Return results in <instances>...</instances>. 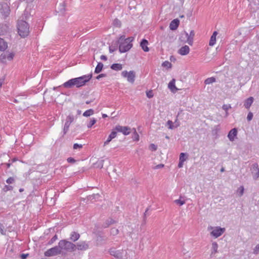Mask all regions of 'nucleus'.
Instances as JSON below:
<instances>
[{"mask_svg":"<svg viewBox=\"0 0 259 259\" xmlns=\"http://www.w3.org/2000/svg\"><path fill=\"white\" fill-rule=\"evenodd\" d=\"M115 50H116V48L113 47V46H110L109 47V51L110 53L113 52Z\"/></svg>","mask_w":259,"mask_h":259,"instance_id":"obj_52","label":"nucleus"},{"mask_svg":"<svg viewBox=\"0 0 259 259\" xmlns=\"http://www.w3.org/2000/svg\"><path fill=\"white\" fill-rule=\"evenodd\" d=\"M4 78H1L0 79V88H1L2 84L4 83Z\"/></svg>","mask_w":259,"mask_h":259,"instance_id":"obj_57","label":"nucleus"},{"mask_svg":"<svg viewBox=\"0 0 259 259\" xmlns=\"http://www.w3.org/2000/svg\"><path fill=\"white\" fill-rule=\"evenodd\" d=\"M110 233L113 236L116 235L118 233V230L115 228H112L110 231Z\"/></svg>","mask_w":259,"mask_h":259,"instance_id":"obj_37","label":"nucleus"},{"mask_svg":"<svg viewBox=\"0 0 259 259\" xmlns=\"http://www.w3.org/2000/svg\"><path fill=\"white\" fill-rule=\"evenodd\" d=\"M94 113V111L92 109L87 110L83 113V116L85 117H89Z\"/></svg>","mask_w":259,"mask_h":259,"instance_id":"obj_31","label":"nucleus"},{"mask_svg":"<svg viewBox=\"0 0 259 259\" xmlns=\"http://www.w3.org/2000/svg\"><path fill=\"white\" fill-rule=\"evenodd\" d=\"M61 253V251L59 245H58V246H56L54 247L48 249L45 252L44 254L46 256H52L60 254Z\"/></svg>","mask_w":259,"mask_h":259,"instance_id":"obj_6","label":"nucleus"},{"mask_svg":"<svg viewBox=\"0 0 259 259\" xmlns=\"http://www.w3.org/2000/svg\"><path fill=\"white\" fill-rule=\"evenodd\" d=\"M96 119L94 118L91 119L90 121L87 124V127L88 128L91 127L96 122Z\"/></svg>","mask_w":259,"mask_h":259,"instance_id":"obj_35","label":"nucleus"},{"mask_svg":"<svg viewBox=\"0 0 259 259\" xmlns=\"http://www.w3.org/2000/svg\"><path fill=\"white\" fill-rule=\"evenodd\" d=\"M148 44V41L145 39H143L140 43V46L144 52H147L149 51Z\"/></svg>","mask_w":259,"mask_h":259,"instance_id":"obj_17","label":"nucleus"},{"mask_svg":"<svg viewBox=\"0 0 259 259\" xmlns=\"http://www.w3.org/2000/svg\"><path fill=\"white\" fill-rule=\"evenodd\" d=\"M207 230L209 231L211 236L217 238L221 236L225 232V228L219 226L212 227L210 226L207 227Z\"/></svg>","mask_w":259,"mask_h":259,"instance_id":"obj_5","label":"nucleus"},{"mask_svg":"<svg viewBox=\"0 0 259 259\" xmlns=\"http://www.w3.org/2000/svg\"><path fill=\"white\" fill-rule=\"evenodd\" d=\"M115 130L118 132L122 133L124 135H128L130 133V128L127 126L117 125L116 126Z\"/></svg>","mask_w":259,"mask_h":259,"instance_id":"obj_11","label":"nucleus"},{"mask_svg":"<svg viewBox=\"0 0 259 259\" xmlns=\"http://www.w3.org/2000/svg\"><path fill=\"white\" fill-rule=\"evenodd\" d=\"M167 124L168 125V128L173 129L174 128L177 127L179 126V124H176L175 126L174 125V123L171 120H168Z\"/></svg>","mask_w":259,"mask_h":259,"instance_id":"obj_34","label":"nucleus"},{"mask_svg":"<svg viewBox=\"0 0 259 259\" xmlns=\"http://www.w3.org/2000/svg\"><path fill=\"white\" fill-rule=\"evenodd\" d=\"M189 52L190 48L188 46L182 47L178 50V53L183 56L187 55Z\"/></svg>","mask_w":259,"mask_h":259,"instance_id":"obj_16","label":"nucleus"},{"mask_svg":"<svg viewBox=\"0 0 259 259\" xmlns=\"http://www.w3.org/2000/svg\"><path fill=\"white\" fill-rule=\"evenodd\" d=\"M91 102H92L91 101H86L85 103L87 104H89L91 103Z\"/></svg>","mask_w":259,"mask_h":259,"instance_id":"obj_60","label":"nucleus"},{"mask_svg":"<svg viewBox=\"0 0 259 259\" xmlns=\"http://www.w3.org/2000/svg\"><path fill=\"white\" fill-rule=\"evenodd\" d=\"M58 244L61 252L63 250L72 252L76 250V245L66 240H60Z\"/></svg>","mask_w":259,"mask_h":259,"instance_id":"obj_4","label":"nucleus"},{"mask_svg":"<svg viewBox=\"0 0 259 259\" xmlns=\"http://www.w3.org/2000/svg\"><path fill=\"white\" fill-rule=\"evenodd\" d=\"M149 149L151 151H156L157 150V146L154 144H151L149 146Z\"/></svg>","mask_w":259,"mask_h":259,"instance_id":"obj_46","label":"nucleus"},{"mask_svg":"<svg viewBox=\"0 0 259 259\" xmlns=\"http://www.w3.org/2000/svg\"><path fill=\"white\" fill-rule=\"evenodd\" d=\"M121 75L125 78H127L128 82L134 83L135 79V73L134 71H130L129 72L125 70L122 72Z\"/></svg>","mask_w":259,"mask_h":259,"instance_id":"obj_8","label":"nucleus"},{"mask_svg":"<svg viewBox=\"0 0 259 259\" xmlns=\"http://www.w3.org/2000/svg\"><path fill=\"white\" fill-rule=\"evenodd\" d=\"M162 66L163 67H166L167 68H170L171 67V63L167 61H164L162 64Z\"/></svg>","mask_w":259,"mask_h":259,"instance_id":"obj_39","label":"nucleus"},{"mask_svg":"<svg viewBox=\"0 0 259 259\" xmlns=\"http://www.w3.org/2000/svg\"><path fill=\"white\" fill-rule=\"evenodd\" d=\"M0 232L2 234H5V227L4 226L0 224Z\"/></svg>","mask_w":259,"mask_h":259,"instance_id":"obj_48","label":"nucleus"},{"mask_svg":"<svg viewBox=\"0 0 259 259\" xmlns=\"http://www.w3.org/2000/svg\"><path fill=\"white\" fill-rule=\"evenodd\" d=\"M7 188V189L8 190H12V186H6Z\"/></svg>","mask_w":259,"mask_h":259,"instance_id":"obj_58","label":"nucleus"},{"mask_svg":"<svg viewBox=\"0 0 259 259\" xmlns=\"http://www.w3.org/2000/svg\"><path fill=\"white\" fill-rule=\"evenodd\" d=\"M134 39V37L125 38V35H121L118 40L119 52L122 53L129 51L133 47L132 42Z\"/></svg>","mask_w":259,"mask_h":259,"instance_id":"obj_2","label":"nucleus"},{"mask_svg":"<svg viewBox=\"0 0 259 259\" xmlns=\"http://www.w3.org/2000/svg\"><path fill=\"white\" fill-rule=\"evenodd\" d=\"M222 108L223 110H224L226 111V116H227L229 114V113L228 112V110L229 109H230V108H231V105L230 104H228V105L224 104L223 105Z\"/></svg>","mask_w":259,"mask_h":259,"instance_id":"obj_33","label":"nucleus"},{"mask_svg":"<svg viewBox=\"0 0 259 259\" xmlns=\"http://www.w3.org/2000/svg\"><path fill=\"white\" fill-rule=\"evenodd\" d=\"M114 223V221L110 219V220L107 221L106 224L104 225V227L106 228L109 226V225L112 224Z\"/></svg>","mask_w":259,"mask_h":259,"instance_id":"obj_44","label":"nucleus"},{"mask_svg":"<svg viewBox=\"0 0 259 259\" xmlns=\"http://www.w3.org/2000/svg\"><path fill=\"white\" fill-rule=\"evenodd\" d=\"M74 120V116L73 115H68L66 119V121L63 127V134L64 135L66 134L68 130L69 127L70 125V124Z\"/></svg>","mask_w":259,"mask_h":259,"instance_id":"obj_10","label":"nucleus"},{"mask_svg":"<svg viewBox=\"0 0 259 259\" xmlns=\"http://www.w3.org/2000/svg\"><path fill=\"white\" fill-rule=\"evenodd\" d=\"M179 24V20L178 19L173 20L170 23L169 27L171 30H176Z\"/></svg>","mask_w":259,"mask_h":259,"instance_id":"obj_19","label":"nucleus"},{"mask_svg":"<svg viewBox=\"0 0 259 259\" xmlns=\"http://www.w3.org/2000/svg\"><path fill=\"white\" fill-rule=\"evenodd\" d=\"M252 117H253V114L251 112L248 113L247 116V120L248 121H250L252 119Z\"/></svg>","mask_w":259,"mask_h":259,"instance_id":"obj_49","label":"nucleus"},{"mask_svg":"<svg viewBox=\"0 0 259 259\" xmlns=\"http://www.w3.org/2000/svg\"><path fill=\"white\" fill-rule=\"evenodd\" d=\"M17 29L19 34L22 37L27 36L29 33V25L26 22L23 20L18 21Z\"/></svg>","mask_w":259,"mask_h":259,"instance_id":"obj_3","label":"nucleus"},{"mask_svg":"<svg viewBox=\"0 0 259 259\" xmlns=\"http://www.w3.org/2000/svg\"><path fill=\"white\" fill-rule=\"evenodd\" d=\"M58 239L57 236L55 235L49 241L48 244L51 245L53 243Z\"/></svg>","mask_w":259,"mask_h":259,"instance_id":"obj_38","label":"nucleus"},{"mask_svg":"<svg viewBox=\"0 0 259 259\" xmlns=\"http://www.w3.org/2000/svg\"><path fill=\"white\" fill-rule=\"evenodd\" d=\"M110 255L114 256L116 259H124L123 257V250H116L115 248H111L109 250Z\"/></svg>","mask_w":259,"mask_h":259,"instance_id":"obj_9","label":"nucleus"},{"mask_svg":"<svg viewBox=\"0 0 259 259\" xmlns=\"http://www.w3.org/2000/svg\"><path fill=\"white\" fill-rule=\"evenodd\" d=\"M195 33L194 30H191L190 34H188V44L190 45H192L193 41V37L194 36Z\"/></svg>","mask_w":259,"mask_h":259,"instance_id":"obj_28","label":"nucleus"},{"mask_svg":"<svg viewBox=\"0 0 259 259\" xmlns=\"http://www.w3.org/2000/svg\"><path fill=\"white\" fill-rule=\"evenodd\" d=\"M102 117L103 118H105L107 117V115L105 114H102Z\"/></svg>","mask_w":259,"mask_h":259,"instance_id":"obj_59","label":"nucleus"},{"mask_svg":"<svg viewBox=\"0 0 259 259\" xmlns=\"http://www.w3.org/2000/svg\"><path fill=\"white\" fill-rule=\"evenodd\" d=\"M183 165H184V162H181L179 161V164H178V167L179 168H181L183 166Z\"/></svg>","mask_w":259,"mask_h":259,"instance_id":"obj_56","label":"nucleus"},{"mask_svg":"<svg viewBox=\"0 0 259 259\" xmlns=\"http://www.w3.org/2000/svg\"><path fill=\"white\" fill-rule=\"evenodd\" d=\"M15 56L13 52H6L0 56V61L3 63H6L7 61H12Z\"/></svg>","mask_w":259,"mask_h":259,"instance_id":"obj_7","label":"nucleus"},{"mask_svg":"<svg viewBox=\"0 0 259 259\" xmlns=\"http://www.w3.org/2000/svg\"><path fill=\"white\" fill-rule=\"evenodd\" d=\"M221 172H223V171H224V168H222L221 169Z\"/></svg>","mask_w":259,"mask_h":259,"instance_id":"obj_63","label":"nucleus"},{"mask_svg":"<svg viewBox=\"0 0 259 259\" xmlns=\"http://www.w3.org/2000/svg\"><path fill=\"white\" fill-rule=\"evenodd\" d=\"M100 58L101 60H103L104 61H106L107 59V57L105 55H101L100 57Z\"/></svg>","mask_w":259,"mask_h":259,"instance_id":"obj_55","label":"nucleus"},{"mask_svg":"<svg viewBox=\"0 0 259 259\" xmlns=\"http://www.w3.org/2000/svg\"><path fill=\"white\" fill-rule=\"evenodd\" d=\"M79 234L75 232H72L70 234V239L73 242H75L79 239Z\"/></svg>","mask_w":259,"mask_h":259,"instance_id":"obj_20","label":"nucleus"},{"mask_svg":"<svg viewBox=\"0 0 259 259\" xmlns=\"http://www.w3.org/2000/svg\"><path fill=\"white\" fill-rule=\"evenodd\" d=\"M187 158H188V155L186 153H181L180 155L179 161L181 162H184V161H185L187 160Z\"/></svg>","mask_w":259,"mask_h":259,"instance_id":"obj_29","label":"nucleus"},{"mask_svg":"<svg viewBox=\"0 0 259 259\" xmlns=\"http://www.w3.org/2000/svg\"><path fill=\"white\" fill-rule=\"evenodd\" d=\"M10 165H11V164H10V163H7V167H8V168L10 167Z\"/></svg>","mask_w":259,"mask_h":259,"instance_id":"obj_62","label":"nucleus"},{"mask_svg":"<svg viewBox=\"0 0 259 259\" xmlns=\"http://www.w3.org/2000/svg\"><path fill=\"white\" fill-rule=\"evenodd\" d=\"M174 202L179 206H182L186 203L185 200L182 196H180L179 199L175 200Z\"/></svg>","mask_w":259,"mask_h":259,"instance_id":"obj_27","label":"nucleus"},{"mask_svg":"<svg viewBox=\"0 0 259 259\" xmlns=\"http://www.w3.org/2000/svg\"><path fill=\"white\" fill-rule=\"evenodd\" d=\"M89 248V244L85 241L79 242L76 245V249H77L79 250H85Z\"/></svg>","mask_w":259,"mask_h":259,"instance_id":"obj_13","label":"nucleus"},{"mask_svg":"<svg viewBox=\"0 0 259 259\" xmlns=\"http://www.w3.org/2000/svg\"><path fill=\"white\" fill-rule=\"evenodd\" d=\"M103 67V64L102 63H98L97 66H96L95 70V72L96 73H100Z\"/></svg>","mask_w":259,"mask_h":259,"instance_id":"obj_30","label":"nucleus"},{"mask_svg":"<svg viewBox=\"0 0 259 259\" xmlns=\"http://www.w3.org/2000/svg\"><path fill=\"white\" fill-rule=\"evenodd\" d=\"M237 135V130L236 128L232 129L228 135V138L230 141H234Z\"/></svg>","mask_w":259,"mask_h":259,"instance_id":"obj_14","label":"nucleus"},{"mask_svg":"<svg viewBox=\"0 0 259 259\" xmlns=\"http://www.w3.org/2000/svg\"><path fill=\"white\" fill-rule=\"evenodd\" d=\"M105 74H101L99 75L98 76H97L96 78L97 79H100L101 77H105Z\"/></svg>","mask_w":259,"mask_h":259,"instance_id":"obj_53","label":"nucleus"},{"mask_svg":"<svg viewBox=\"0 0 259 259\" xmlns=\"http://www.w3.org/2000/svg\"><path fill=\"white\" fill-rule=\"evenodd\" d=\"M244 189L243 186H241L238 188V189L237 190V192L239 193V196H241L243 195V194L244 193Z\"/></svg>","mask_w":259,"mask_h":259,"instance_id":"obj_36","label":"nucleus"},{"mask_svg":"<svg viewBox=\"0 0 259 259\" xmlns=\"http://www.w3.org/2000/svg\"><path fill=\"white\" fill-rule=\"evenodd\" d=\"M218 244L217 242L212 243L211 255H214L218 252Z\"/></svg>","mask_w":259,"mask_h":259,"instance_id":"obj_24","label":"nucleus"},{"mask_svg":"<svg viewBox=\"0 0 259 259\" xmlns=\"http://www.w3.org/2000/svg\"><path fill=\"white\" fill-rule=\"evenodd\" d=\"M7 47V42L3 39L0 38V51H5Z\"/></svg>","mask_w":259,"mask_h":259,"instance_id":"obj_25","label":"nucleus"},{"mask_svg":"<svg viewBox=\"0 0 259 259\" xmlns=\"http://www.w3.org/2000/svg\"><path fill=\"white\" fill-rule=\"evenodd\" d=\"M67 161L69 163H74L75 160L72 157H69L67 158Z\"/></svg>","mask_w":259,"mask_h":259,"instance_id":"obj_50","label":"nucleus"},{"mask_svg":"<svg viewBox=\"0 0 259 259\" xmlns=\"http://www.w3.org/2000/svg\"><path fill=\"white\" fill-rule=\"evenodd\" d=\"M215 81V78L213 77H209V78H207V79H206L204 81V83L206 84H209L210 83H212L214 82Z\"/></svg>","mask_w":259,"mask_h":259,"instance_id":"obj_32","label":"nucleus"},{"mask_svg":"<svg viewBox=\"0 0 259 259\" xmlns=\"http://www.w3.org/2000/svg\"><path fill=\"white\" fill-rule=\"evenodd\" d=\"M217 34L218 32L217 31L213 32L209 40V45L210 46H213L215 44L216 41V36L217 35Z\"/></svg>","mask_w":259,"mask_h":259,"instance_id":"obj_22","label":"nucleus"},{"mask_svg":"<svg viewBox=\"0 0 259 259\" xmlns=\"http://www.w3.org/2000/svg\"><path fill=\"white\" fill-rule=\"evenodd\" d=\"M14 181L15 179L13 177H10L7 180L6 182L8 184H12L14 182Z\"/></svg>","mask_w":259,"mask_h":259,"instance_id":"obj_47","label":"nucleus"},{"mask_svg":"<svg viewBox=\"0 0 259 259\" xmlns=\"http://www.w3.org/2000/svg\"><path fill=\"white\" fill-rule=\"evenodd\" d=\"M164 166V165L162 164H158L155 167V169H158V168H161V167H163Z\"/></svg>","mask_w":259,"mask_h":259,"instance_id":"obj_54","label":"nucleus"},{"mask_svg":"<svg viewBox=\"0 0 259 259\" xmlns=\"http://www.w3.org/2000/svg\"><path fill=\"white\" fill-rule=\"evenodd\" d=\"M253 101V98L252 97H250L248 98V99H247L245 101L244 106H245V107L246 108L248 109L250 107L251 104H252Z\"/></svg>","mask_w":259,"mask_h":259,"instance_id":"obj_21","label":"nucleus"},{"mask_svg":"<svg viewBox=\"0 0 259 259\" xmlns=\"http://www.w3.org/2000/svg\"><path fill=\"white\" fill-rule=\"evenodd\" d=\"M92 77V74H89L80 77L72 78L63 84L65 88H72L74 87L79 88L83 87L89 82Z\"/></svg>","mask_w":259,"mask_h":259,"instance_id":"obj_1","label":"nucleus"},{"mask_svg":"<svg viewBox=\"0 0 259 259\" xmlns=\"http://www.w3.org/2000/svg\"><path fill=\"white\" fill-rule=\"evenodd\" d=\"M23 191H24V189H23V188H20V189H19V192H23Z\"/></svg>","mask_w":259,"mask_h":259,"instance_id":"obj_61","label":"nucleus"},{"mask_svg":"<svg viewBox=\"0 0 259 259\" xmlns=\"http://www.w3.org/2000/svg\"><path fill=\"white\" fill-rule=\"evenodd\" d=\"M113 25L116 27H119L121 25L120 21L118 19H115L113 21Z\"/></svg>","mask_w":259,"mask_h":259,"instance_id":"obj_42","label":"nucleus"},{"mask_svg":"<svg viewBox=\"0 0 259 259\" xmlns=\"http://www.w3.org/2000/svg\"><path fill=\"white\" fill-rule=\"evenodd\" d=\"M175 79H172L168 84V89L171 91V92L175 93L179 89L175 85Z\"/></svg>","mask_w":259,"mask_h":259,"instance_id":"obj_15","label":"nucleus"},{"mask_svg":"<svg viewBox=\"0 0 259 259\" xmlns=\"http://www.w3.org/2000/svg\"><path fill=\"white\" fill-rule=\"evenodd\" d=\"M146 96L148 98H151L153 97V94L152 90L146 92Z\"/></svg>","mask_w":259,"mask_h":259,"instance_id":"obj_43","label":"nucleus"},{"mask_svg":"<svg viewBox=\"0 0 259 259\" xmlns=\"http://www.w3.org/2000/svg\"><path fill=\"white\" fill-rule=\"evenodd\" d=\"M28 256V254H22L21 255V259H26Z\"/></svg>","mask_w":259,"mask_h":259,"instance_id":"obj_51","label":"nucleus"},{"mask_svg":"<svg viewBox=\"0 0 259 259\" xmlns=\"http://www.w3.org/2000/svg\"><path fill=\"white\" fill-rule=\"evenodd\" d=\"M251 170L253 178L254 180L257 179L259 177V168L258 165L257 164H253L251 168Z\"/></svg>","mask_w":259,"mask_h":259,"instance_id":"obj_12","label":"nucleus"},{"mask_svg":"<svg viewBox=\"0 0 259 259\" xmlns=\"http://www.w3.org/2000/svg\"><path fill=\"white\" fill-rule=\"evenodd\" d=\"M116 132L115 131H112L111 134L109 135V136H108V139H107V140L104 142V146H106L107 145H108L109 142L113 139H114V138H115L116 137Z\"/></svg>","mask_w":259,"mask_h":259,"instance_id":"obj_18","label":"nucleus"},{"mask_svg":"<svg viewBox=\"0 0 259 259\" xmlns=\"http://www.w3.org/2000/svg\"><path fill=\"white\" fill-rule=\"evenodd\" d=\"M100 197L99 194H93L90 196V199L93 200V199H98Z\"/></svg>","mask_w":259,"mask_h":259,"instance_id":"obj_45","label":"nucleus"},{"mask_svg":"<svg viewBox=\"0 0 259 259\" xmlns=\"http://www.w3.org/2000/svg\"><path fill=\"white\" fill-rule=\"evenodd\" d=\"M188 33L184 31L181 33L180 39L182 41L188 43Z\"/></svg>","mask_w":259,"mask_h":259,"instance_id":"obj_23","label":"nucleus"},{"mask_svg":"<svg viewBox=\"0 0 259 259\" xmlns=\"http://www.w3.org/2000/svg\"><path fill=\"white\" fill-rule=\"evenodd\" d=\"M253 253L255 254H257L259 253V244L255 246L253 249Z\"/></svg>","mask_w":259,"mask_h":259,"instance_id":"obj_40","label":"nucleus"},{"mask_svg":"<svg viewBox=\"0 0 259 259\" xmlns=\"http://www.w3.org/2000/svg\"><path fill=\"white\" fill-rule=\"evenodd\" d=\"M82 148V145L81 144H78L75 143L73 145V149H80Z\"/></svg>","mask_w":259,"mask_h":259,"instance_id":"obj_41","label":"nucleus"},{"mask_svg":"<svg viewBox=\"0 0 259 259\" xmlns=\"http://www.w3.org/2000/svg\"><path fill=\"white\" fill-rule=\"evenodd\" d=\"M111 68L115 71L121 70L122 69V65L119 63L113 64L111 66Z\"/></svg>","mask_w":259,"mask_h":259,"instance_id":"obj_26","label":"nucleus"}]
</instances>
